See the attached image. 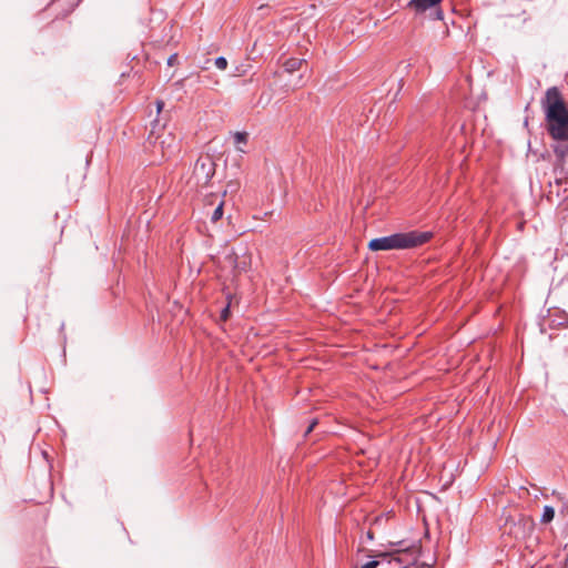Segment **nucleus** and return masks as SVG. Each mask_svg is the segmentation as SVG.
<instances>
[{"label": "nucleus", "mask_w": 568, "mask_h": 568, "mask_svg": "<svg viewBox=\"0 0 568 568\" xmlns=\"http://www.w3.org/2000/svg\"><path fill=\"white\" fill-rule=\"evenodd\" d=\"M163 104H164V103H163V102H161V101H158V102H156V106H158V111H159V112L162 110Z\"/></svg>", "instance_id": "aec40b11"}, {"label": "nucleus", "mask_w": 568, "mask_h": 568, "mask_svg": "<svg viewBox=\"0 0 568 568\" xmlns=\"http://www.w3.org/2000/svg\"><path fill=\"white\" fill-rule=\"evenodd\" d=\"M215 173V163L210 155L200 156L193 166L192 179L196 186L209 184Z\"/></svg>", "instance_id": "7ed1b4c3"}, {"label": "nucleus", "mask_w": 568, "mask_h": 568, "mask_svg": "<svg viewBox=\"0 0 568 568\" xmlns=\"http://www.w3.org/2000/svg\"><path fill=\"white\" fill-rule=\"evenodd\" d=\"M317 425V419H313L311 422V424L308 425L307 429L305 430V436H307L313 429L314 427Z\"/></svg>", "instance_id": "dca6fc26"}, {"label": "nucleus", "mask_w": 568, "mask_h": 568, "mask_svg": "<svg viewBox=\"0 0 568 568\" xmlns=\"http://www.w3.org/2000/svg\"><path fill=\"white\" fill-rule=\"evenodd\" d=\"M251 265V256L247 254H243L241 257L235 255L234 257V268L237 272H246Z\"/></svg>", "instance_id": "39448f33"}, {"label": "nucleus", "mask_w": 568, "mask_h": 568, "mask_svg": "<svg viewBox=\"0 0 568 568\" xmlns=\"http://www.w3.org/2000/svg\"><path fill=\"white\" fill-rule=\"evenodd\" d=\"M381 565L378 560H369L364 564L361 568H377Z\"/></svg>", "instance_id": "4468645a"}, {"label": "nucleus", "mask_w": 568, "mask_h": 568, "mask_svg": "<svg viewBox=\"0 0 568 568\" xmlns=\"http://www.w3.org/2000/svg\"><path fill=\"white\" fill-rule=\"evenodd\" d=\"M303 61L304 60H302V59L291 58L285 61L284 69H285V71H287L290 73L295 72V71L300 70Z\"/></svg>", "instance_id": "0eeeda50"}, {"label": "nucleus", "mask_w": 568, "mask_h": 568, "mask_svg": "<svg viewBox=\"0 0 568 568\" xmlns=\"http://www.w3.org/2000/svg\"><path fill=\"white\" fill-rule=\"evenodd\" d=\"M214 65L220 70H225L227 68V60L224 57H217L214 60Z\"/></svg>", "instance_id": "9b49d317"}, {"label": "nucleus", "mask_w": 568, "mask_h": 568, "mask_svg": "<svg viewBox=\"0 0 568 568\" xmlns=\"http://www.w3.org/2000/svg\"><path fill=\"white\" fill-rule=\"evenodd\" d=\"M176 59H178V55H176V54H172V55H170V57L168 58V64H169V65H173V64H174V62L176 61Z\"/></svg>", "instance_id": "a211bd4d"}, {"label": "nucleus", "mask_w": 568, "mask_h": 568, "mask_svg": "<svg viewBox=\"0 0 568 568\" xmlns=\"http://www.w3.org/2000/svg\"><path fill=\"white\" fill-rule=\"evenodd\" d=\"M230 316V304H227L222 311H221V320L226 321Z\"/></svg>", "instance_id": "2eb2a0df"}, {"label": "nucleus", "mask_w": 568, "mask_h": 568, "mask_svg": "<svg viewBox=\"0 0 568 568\" xmlns=\"http://www.w3.org/2000/svg\"><path fill=\"white\" fill-rule=\"evenodd\" d=\"M234 141L236 144H245L247 142V133L236 132L234 134Z\"/></svg>", "instance_id": "9d476101"}, {"label": "nucleus", "mask_w": 568, "mask_h": 568, "mask_svg": "<svg viewBox=\"0 0 568 568\" xmlns=\"http://www.w3.org/2000/svg\"><path fill=\"white\" fill-rule=\"evenodd\" d=\"M442 0H410L408 7L414 9L416 12H424L438 4Z\"/></svg>", "instance_id": "20e7f679"}, {"label": "nucleus", "mask_w": 568, "mask_h": 568, "mask_svg": "<svg viewBox=\"0 0 568 568\" xmlns=\"http://www.w3.org/2000/svg\"><path fill=\"white\" fill-rule=\"evenodd\" d=\"M518 524L523 525L524 528L528 527L529 529H531L532 526H534V521L531 519H528V518H520Z\"/></svg>", "instance_id": "ddd939ff"}, {"label": "nucleus", "mask_w": 568, "mask_h": 568, "mask_svg": "<svg viewBox=\"0 0 568 568\" xmlns=\"http://www.w3.org/2000/svg\"><path fill=\"white\" fill-rule=\"evenodd\" d=\"M432 237L430 232L410 231L394 233L388 236L376 237L369 241L371 251L407 250L418 247Z\"/></svg>", "instance_id": "f03ea898"}, {"label": "nucleus", "mask_w": 568, "mask_h": 568, "mask_svg": "<svg viewBox=\"0 0 568 568\" xmlns=\"http://www.w3.org/2000/svg\"><path fill=\"white\" fill-rule=\"evenodd\" d=\"M562 516H564V518L566 520V525L568 526V508H567V511L565 514L562 513Z\"/></svg>", "instance_id": "412c9836"}, {"label": "nucleus", "mask_w": 568, "mask_h": 568, "mask_svg": "<svg viewBox=\"0 0 568 568\" xmlns=\"http://www.w3.org/2000/svg\"><path fill=\"white\" fill-rule=\"evenodd\" d=\"M365 536H366L367 540H373L374 539V535H373V532L371 530H368Z\"/></svg>", "instance_id": "6ab92c4d"}, {"label": "nucleus", "mask_w": 568, "mask_h": 568, "mask_svg": "<svg viewBox=\"0 0 568 568\" xmlns=\"http://www.w3.org/2000/svg\"><path fill=\"white\" fill-rule=\"evenodd\" d=\"M379 520H382V517H376V518H375V521H376V523H377V521H379Z\"/></svg>", "instance_id": "4be33fe9"}, {"label": "nucleus", "mask_w": 568, "mask_h": 568, "mask_svg": "<svg viewBox=\"0 0 568 568\" xmlns=\"http://www.w3.org/2000/svg\"><path fill=\"white\" fill-rule=\"evenodd\" d=\"M555 518V509L554 507L549 506V505H546L544 506V509H542V514H541V517H540V523L541 524H549L554 520Z\"/></svg>", "instance_id": "6e6552de"}, {"label": "nucleus", "mask_w": 568, "mask_h": 568, "mask_svg": "<svg viewBox=\"0 0 568 568\" xmlns=\"http://www.w3.org/2000/svg\"><path fill=\"white\" fill-rule=\"evenodd\" d=\"M388 564L394 565V568H402L403 561L398 556H394Z\"/></svg>", "instance_id": "f8f14e48"}, {"label": "nucleus", "mask_w": 568, "mask_h": 568, "mask_svg": "<svg viewBox=\"0 0 568 568\" xmlns=\"http://www.w3.org/2000/svg\"><path fill=\"white\" fill-rule=\"evenodd\" d=\"M547 131L555 141H568V109L557 87L547 89L541 101Z\"/></svg>", "instance_id": "f257e3e1"}, {"label": "nucleus", "mask_w": 568, "mask_h": 568, "mask_svg": "<svg viewBox=\"0 0 568 568\" xmlns=\"http://www.w3.org/2000/svg\"><path fill=\"white\" fill-rule=\"evenodd\" d=\"M404 545V541H399L397 544H392V546H396L397 548H395V552H398L400 549H408V547H402Z\"/></svg>", "instance_id": "f3484780"}, {"label": "nucleus", "mask_w": 568, "mask_h": 568, "mask_svg": "<svg viewBox=\"0 0 568 568\" xmlns=\"http://www.w3.org/2000/svg\"><path fill=\"white\" fill-rule=\"evenodd\" d=\"M223 216V203H220L211 215L212 222H217Z\"/></svg>", "instance_id": "1a4fd4ad"}, {"label": "nucleus", "mask_w": 568, "mask_h": 568, "mask_svg": "<svg viewBox=\"0 0 568 568\" xmlns=\"http://www.w3.org/2000/svg\"><path fill=\"white\" fill-rule=\"evenodd\" d=\"M560 142L561 141H557V143L552 145V150L557 158V161L564 163L565 159L568 156V143L564 144Z\"/></svg>", "instance_id": "423d86ee"}]
</instances>
